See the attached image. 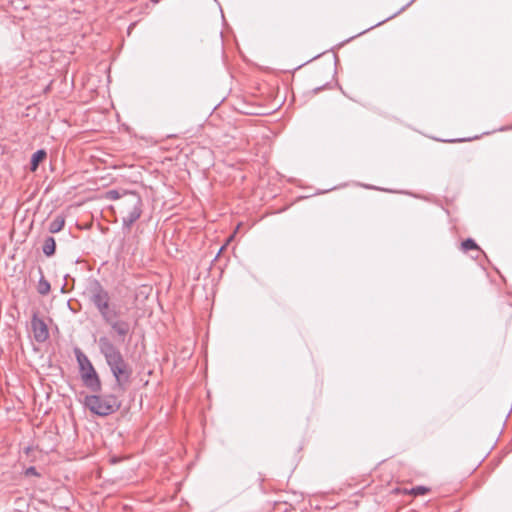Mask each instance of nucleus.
Here are the masks:
<instances>
[{
  "instance_id": "f257e3e1",
  "label": "nucleus",
  "mask_w": 512,
  "mask_h": 512,
  "mask_svg": "<svg viewBox=\"0 0 512 512\" xmlns=\"http://www.w3.org/2000/svg\"><path fill=\"white\" fill-rule=\"evenodd\" d=\"M88 293L93 304L98 309L101 317L111 329L119 336L125 337L131 331V324L126 320H120V310L116 305L110 304L109 293L98 281H93L88 287Z\"/></svg>"
},
{
  "instance_id": "f03ea898",
  "label": "nucleus",
  "mask_w": 512,
  "mask_h": 512,
  "mask_svg": "<svg viewBox=\"0 0 512 512\" xmlns=\"http://www.w3.org/2000/svg\"><path fill=\"white\" fill-rule=\"evenodd\" d=\"M98 346L117 383H127L132 375V367L126 362L120 349L106 336L99 338Z\"/></svg>"
},
{
  "instance_id": "7ed1b4c3",
  "label": "nucleus",
  "mask_w": 512,
  "mask_h": 512,
  "mask_svg": "<svg viewBox=\"0 0 512 512\" xmlns=\"http://www.w3.org/2000/svg\"><path fill=\"white\" fill-rule=\"evenodd\" d=\"M142 200L137 193L129 192L118 204V208L122 215L123 225L130 228L137 221L142 213Z\"/></svg>"
},
{
  "instance_id": "20e7f679",
  "label": "nucleus",
  "mask_w": 512,
  "mask_h": 512,
  "mask_svg": "<svg viewBox=\"0 0 512 512\" xmlns=\"http://www.w3.org/2000/svg\"><path fill=\"white\" fill-rule=\"evenodd\" d=\"M85 406L94 414L107 416L115 412L119 405L115 396L89 395L85 397Z\"/></svg>"
},
{
  "instance_id": "39448f33",
  "label": "nucleus",
  "mask_w": 512,
  "mask_h": 512,
  "mask_svg": "<svg viewBox=\"0 0 512 512\" xmlns=\"http://www.w3.org/2000/svg\"><path fill=\"white\" fill-rule=\"evenodd\" d=\"M80 374L83 384L88 389L92 392H99L101 390L100 378L92 364L80 369Z\"/></svg>"
},
{
  "instance_id": "423d86ee",
  "label": "nucleus",
  "mask_w": 512,
  "mask_h": 512,
  "mask_svg": "<svg viewBox=\"0 0 512 512\" xmlns=\"http://www.w3.org/2000/svg\"><path fill=\"white\" fill-rule=\"evenodd\" d=\"M31 327L34 334V338L37 342H44L48 339L49 331L47 325L36 314H34L32 317Z\"/></svg>"
},
{
  "instance_id": "0eeeda50",
  "label": "nucleus",
  "mask_w": 512,
  "mask_h": 512,
  "mask_svg": "<svg viewBox=\"0 0 512 512\" xmlns=\"http://www.w3.org/2000/svg\"><path fill=\"white\" fill-rule=\"evenodd\" d=\"M65 225V217L63 215H57L49 224L48 230L50 233L60 232Z\"/></svg>"
},
{
  "instance_id": "6e6552de",
  "label": "nucleus",
  "mask_w": 512,
  "mask_h": 512,
  "mask_svg": "<svg viewBox=\"0 0 512 512\" xmlns=\"http://www.w3.org/2000/svg\"><path fill=\"white\" fill-rule=\"evenodd\" d=\"M46 156L47 153L45 150H37L31 157L30 170L33 172L36 171L39 166V163L42 162L46 158Z\"/></svg>"
},
{
  "instance_id": "1a4fd4ad",
  "label": "nucleus",
  "mask_w": 512,
  "mask_h": 512,
  "mask_svg": "<svg viewBox=\"0 0 512 512\" xmlns=\"http://www.w3.org/2000/svg\"><path fill=\"white\" fill-rule=\"evenodd\" d=\"M55 249H56L55 239L53 237H51V236L47 237L44 240V244H43V247H42L43 253L46 256L50 257V256L54 255Z\"/></svg>"
},
{
  "instance_id": "9d476101",
  "label": "nucleus",
  "mask_w": 512,
  "mask_h": 512,
  "mask_svg": "<svg viewBox=\"0 0 512 512\" xmlns=\"http://www.w3.org/2000/svg\"><path fill=\"white\" fill-rule=\"evenodd\" d=\"M75 356L79 365V369L85 368L89 364H92L89 358L79 349H75Z\"/></svg>"
},
{
  "instance_id": "9b49d317",
  "label": "nucleus",
  "mask_w": 512,
  "mask_h": 512,
  "mask_svg": "<svg viewBox=\"0 0 512 512\" xmlns=\"http://www.w3.org/2000/svg\"><path fill=\"white\" fill-rule=\"evenodd\" d=\"M50 283L42 276L38 282V293L41 295H47L50 292Z\"/></svg>"
},
{
  "instance_id": "f8f14e48",
  "label": "nucleus",
  "mask_w": 512,
  "mask_h": 512,
  "mask_svg": "<svg viewBox=\"0 0 512 512\" xmlns=\"http://www.w3.org/2000/svg\"><path fill=\"white\" fill-rule=\"evenodd\" d=\"M461 246H462V250L463 251H468V250H471V249L479 250V247L477 246L475 241L472 240V239H467V240L463 241Z\"/></svg>"
},
{
  "instance_id": "ddd939ff",
  "label": "nucleus",
  "mask_w": 512,
  "mask_h": 512,
  "mask_svg": "<svg viewBox=\"0 0 512 512\" xmlns=\"http://www.w3.org/2000/svg\"><path fill=\"white\" fill-rule=\"evenodd\" d=\"M428 492V488L424 486H416L412 488L411 493L414 495H424Z\"/></svg>"
}]
</instances>
